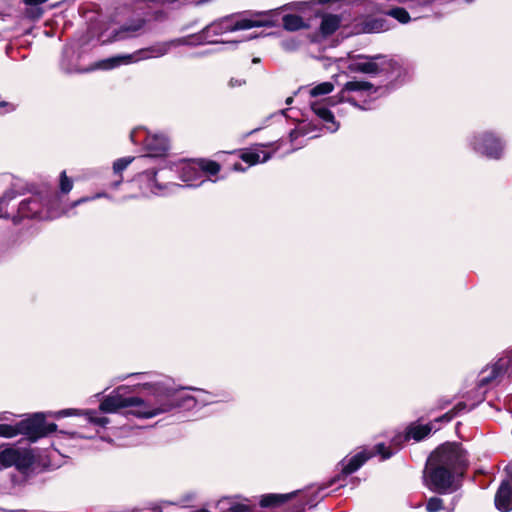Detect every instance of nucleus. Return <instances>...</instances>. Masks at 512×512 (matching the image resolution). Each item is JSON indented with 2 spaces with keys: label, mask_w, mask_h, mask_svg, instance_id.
I'll list each match as a JSON object with an SVG mask.
<instances>
[{
  "label": "nucleus",
  "mask_w": 512,
  "mask_h": 512,
  "mask_svg": "<svg viewBox=\"0 0 512 512\" xmlns=\"http://www.w3.org/2000/svg\"><path fill=\"white\" fill-rule=\"evenodd\" d=\"M467 466L463 449L455 443L438 447L428 458L424 471L425 485L437 493H450L460 486L458 477Z\"/></svg>",
  "instance_id": "f257e3e1"
},
{
  "label": "nucleus",
  "mask_w": 512,
  "mask_h": 512,
  "mask_svg": "<svg viewBox=\"0 0 512 512\" xmlns=\"http://www.w3.org/2000/svg\"><path fill=\"white\" fill-rule=\"evenodd\" d=\"M298 494V491H293L285 494H266L260 499V505L262 507H276L294 498Z\"/></svg>",
  "instance_id": "6ab92c4d"
},
{
  "label": "nucleus",
  "mask_w": 512,
  "mask_h": 512,
  "mask_svg": "<svg viewBox=\"0 0 512 512\" xmlns=\"http://www.w3.org/2000/svg\"><path fill=\"white\" fill-rule=\"evenodd\" d=\"M60 190L62 193L67 194L73 188V181L67 176L66 171L60 174Z\"/></svg>",
  "instance_id": "7c9ffc66"
},
{
  "label": "nucleus",
  "mask_w": 512,
  "mask_h": 512,
  "mask_svg": "<svg viewBox=\"0 0 512 512\" xmlns=\"http://www.w3.org/2000/svg\"><path fill=\"white\" fill-rule=\"evenodd\" d=\"M506 478L501 483H506L508 486H512V463L505 468Z\"/></svg>",
  "instance_id": "c9c22d12"
},
{
  "label": "nucleus",
  "mask_w": 512,
  "mask_h": 512,
  "mask_svg": "<svg viewBox=\"0 0 512 512\" xmlns=\"http://www.w3.org/2000/svg\"><path fill=\"white\" fill-rule=\"evenodd\" d=\"M239 157L249 166H252L258 163L267 162L271 158V154L256 147L241 151Z\"/></svg>",
  "instance_id": "f3484780"
},
{
  "label": "nucleus",
  "mask_w": 512,
  "mask_h": 512,
  "mask_svg": "<svg viewBox=\"0 0 512 512\" xmlns=\"http://www.w3.org/2000/svg\"><path fill=\"white\" fill-rule=\"evenodd\" d=\"M144 26V20L138 19L130 25L122 26L120 31L117 33L118 39H123L130 36L131 34L139 31Z\"/></svg>",
  "instance_id": "393cba45"
},
{
  "label": "nucleus",
  "mask_w": 512,
  "mask_h": 512,
  "mask_svg": "<svg viewBox=\"0 0 512 512\" xmlns=\"http://www.w3.org/2000/svg\"><path fill=\"white\" fill-rule=\"evenodd\" d=\"M334 85L331 82H322L310 90V95L313 97L329 94L333 91Z\"/></svg>",
  "instance_id": "c85d7f7f"
},
{
  "label": "nucleus",
  "mask_w": 512,
  "mask_h": 512,
  "mask_svg": "<svg viewBox=\"0 0 512 512\" xmlns=\"http://www.w3.org/2000/svg\"><path fill=\"white\" fill-rule=\"evenodd\" d=\"M143 389L149 390L154 401H151V407L135 412L139 418H152L159 414L166 413L175 407L192 408L194 404V395L182 394L177 396L176 390L168 387L164 383H144Z\"/></svg>",
  "instance_id": "f03ea898"
},
{
  "label": "nucleus",
  "mask_w": 512,
  "mask_h": 512,
  "mask_svg": "<svg viewBox=\"0 0 512 512\" xmlns=\"http://www.w3.org/2000/svg\"><path fill=\"white\" fill-rule=\"evenodd\" d=\"M340 24V16L334 14H326L322 18L320 31L325 36L331 35L339 28Z\"/></svg>",
  "instance_id": "aec40b11"
},
{
  "label": "nucleus",
  "mask_w": 512,
  "mask_h": 512,
  "mask_svg": "<svg viewBox=\"0 0 512 512\" xmlns=\"http://www.w3.org/2000/svg\"><path fill=\"white\" fill-rule=\"evenodd\" d=\"M472 149L489 159L498 160L504 154L505 143L493 132L483 131L474 134L469 141Z\"/></svg>",
  "instance_id": "39448f33"
},
{
  "label": "nucleus",
  "mask_w": 512,
  "mask_h": 512,
  "mask_svg": "<svg viewBox=\"0 0 512 512\" xmlns=\"http://www.w3.org/2000/svg\"><path fill=\"white\" fill-rule=\"evenodd\" d=\"M201 175H216L221 170V165L213 160L198 159Z\"/></svg>",
  "instance_id": "5701e85b"
},
{
  "label": "nucleus",
  "mask_w": 512,
  "mask_h": 512,
  "mask_svg": "<svg viewBox=\"0 0 512 512\" xmlns=\"http://www.w3.org/2000/svg\"><path fill=\"white\" fill-rule=\"evenodd\" d=\"M283 26L288 31H296L305 26L303 19L297 15H285L283 17Z\"/></svg>",
  "instance_id": "b1692460"
},
{
  "label": "nucleus",
  "mask_w": 512,
  "mask_h": 512,
  "mask_svg": "<svg viewBox=\"0 0 512 512\" xmlns=\"http://www.w3.org/2000/svg\"><path fill=\"white\" fill-rule=\"evenodd\" d=\"M19 435L18 423L16 425L0 424V437L13 438Z\"/></svg>",
  "instance_id": "c756f323"
},
{
  "label": "nucleus",
  "mask_w": 512,
  "mask_h": 512,
  "mask_svg": "<svg viewBox=\"0 0 512 512\" xmlns=\"http://www.w3.org/2000/svg\"><path fill=\"white\" fill-rule=\"evenodd\" d=\"M153 185L155 187V189H152V192L154 194H164V192L162 191V187L160 185H158L155 180L153 179Z\"/></svg>",
  "instance_id": "ea45409f"
},
{
  "label": "nucleus",
  "mask_w": 512,
  "mask_h": 512,
  "mask_svg": "<svg viewBox=\"0 0 512 512\" xmlns=\"http://www.w3.org/2000/svg\"><path fill=\"white\" fill-rule=\"evenodd\" d=\"M299 136V132L296 130H293L290 132V139L291 141L295 140Z\"/></svg>",
  "instance_id": "a19ab883"
},
{
  "label": "nucleus",
  "mask_w": 512,
  "mask_h": 512,
  "mask_svg": "<svg viewBox=\"0 0 512 512\" xmlns=\"http://www.w3.org/2000/svg\"><path fill=\"white\" fill-rule=\"evenodd\" d=\"M16 197V192L14 190L6 191L3 196L0 197V204L4 202H8Z\"/></svg>",
  "instance_id": "e433bc0d"
},
{
  "label": "nucleus",
  "mask_w": 512,
  "mask_h": 512,
  "mask_svg": "<svg viewBox=\"0 0 512 512\" xmlns=\"http://www.w3.org/2000/svg\"><path fill=\"white\" fill-rule=\"evenodd\" d=\"M149 157L163 156L169 149V140L164 134L149 135L145 141Z\"/></svg>",
  "instance_id": "2eb2a0df"
},
{
  "label": "nucleus",
  "mask_w": 512,
  "mask_h": 512,
  "mask_svg": "<svg viewBox=\"0 0 512 512\" xmlns=\"http://www.w3.org/2000/svg\"><path fill=\"white\" fill-rule=\"evenodd\" d=\"M85 410H77V409H64L57 413L58 416L67 417L74 415H84Z\"/></svg>",
  "instance_id": "72a5a7b5"
},
{
  "label": "nucleus",
  "mask_w": 512,
  "mask_h": 512,
  "mask_svg": "<svg viewBox=\"0 0 512 512\" xmlns=\"http://www.w3.org/2000/svg\"><path fill=\"white\" fill-rule=\"evenodd\" d=\"M176 41L165 42L161 44H157L151 46L146 49H141L132 54H125L120 56L111 57L105 60H102L96 64V68L109 70L120 66L122 64H129L133 62H138L140 60L157 58L165 55L171 48V46L176 45Z\"/></svg>",
  "instance_id": "20e7f679"
},
{
  "label": "nucleus",
  "mask_w": 512,
  "mask_h": 512,
  "mask_svg": "<svg viewBox=\"0 0 512 512\" xmlns=\"http://www.w3.org/2000/svg\"><path fill=\"white\" fill-rule=\"evenodd\" d=\"M311 108L318 118L325 123V127L329 132H336L338 130L339 124L335 121L334 115L328 108L320 103H313Z\"/></svg>",
  "instance_id": "a211bd4d"
},
{
  "label": "nucleus",
  "mask_w": 512,
  "mask_h": 512,
  "mask_svg": "<svg viewBox=\"0 0 512 512\" xmlns=\"http://www.w3.org/2000/svg\"><path fill=\"white\" fill-rule=\"evenodd\" d=\"M245 84V80L244 79H240V78H231L229 80V86L234 88V87H240L242 85Z\"/></svg>",
  "instance_id": "4c0bfd02"
},
{
  "label": "nucleus",
  "mask_w": 512,
  "mask_h": 512,
  "mask_svg": "<svg viewBox=\"0 0 512 512\" xmlns=\"http://www.w3.org/2000/svg\"><path fill=\"white\" fill-rule=\"evenodd\" d=\"M180 178L183 182L188 183V186H198L205 182L204 179H201L198 159L181 163Z\"/></svg>",
  "instance_id": "ddd939ff"
},
{
  "label": "nucleus",
  "mask_w": 512,
  "mask_h": 512,
  "mask_svg": "<svg viewBox=\"0 0 512 512\" xmlns=\"http://www.w3.org/2000/svg\"><path fill=\"white\" fill-rule=\"evenodd\" d=\"M84 416L88 420L89 423L105 427L107 424H109V419L107 417H99L97 416V412L94 410H85Z\"/></svg>",
  "instance_id": "cd10ccee"
},
{
  "label": "nucleus",
  "mask_w": 512,
  "mask_h": 512,
  "mask_svg": "<svg viewBox=\"0 0 512 512\" xmlns=\"http://www.w3.org/2000/svg\"><path fill=\"white\" fill-rule=\"evenodd\" d=\"M100 197H106V194L105 193H99V194L95 195L94 197H83L81 199H78V200L74 201L71 204V208H74V207L80 205L81 203H84V202H87V201H90V200H93V199H96V198H100Z\"/></svg>",
  "instance_id": "f704fd0d"
},
{
  "label": "nucleus",
  "mask_w": 512,
  "mask_h": 512,
  "mask_svg": "<svg viewBox=\"0 0 512 512\" xmlns=\"http://www.w3.org/2000/svg\"><path fill=\"white\" fill-rule=\"evenodd\" d=\"M307 5L306 2H295L285 6L287 9H298L302 10Z\"/></svg>",
  "instance_id": "58836bf2"
},
{
  "label": "nucleus",
  "mask_w": 512,
  "mask_h": 512,
  "mask_svg": "<svg viewBox=\"0 0 512 512\" xmlns=\"http://www.w3.org/2000/svg\"><path fill=\"white\" fill-rule=\"evenodd\" d=\"M7 413H4L1 417H0V420H7L8 417L6 416Z\"/></svg>",
  "instance_id": "49530a36"
},
{
  "label": "nucleus",
  "mask_w": 512,
  "mask_h": 512,
  "mask_svg": "<svg viewBox=\"0 0 512 512\" xmlns=\"http://www.w3.org/2000/svg\"><path fill=\"white\" fill-rule=\"evenodd\" d=\"M199 512H209V511H207V510H201V511H199Z\"/></svg>",
  "instance_id": "8fccbe9b"
},
{
  "label": "nucleus",
  "mask_w": 512,
  "mask_h": 512,
  "mask_svg": "<svg viewBox=\"0 0 512 512\" xmlns=\"http://www.w3.org/2000/svg\"><path fill=\"white\" fill-rule=\"evenodd\" d=\"M6 217H7V215H6V214H4V213L2 212V210L0 209V218H6Z\"/></svg>",
  "instance_id": "de8ad7c7"
},
{
  "label": "nucleus",
  "mask_w": 512,
  "mask_h": 512,
  "mask_svg": "<svg viewBox=\"0 0 512 512\" xmlns=\"http://www.w3.org/2000/svg\"><path fill=\"white\" fill-rule=\"evenodd\" d=\"M375 454H380L383 459H388L392 456L393 452L388 450L383 443H379L375 446V451L362 450L349 459H343L340 463L342 473L345 475L354 473Z\"/></svg>",
  "instance_id": "9d476101"
},
{
  "label": "nucleus",
  "mask_w": 512,
  "mask_h": 512,
  "mask_svg": "<svg viewBox=\"0 0 512 512\" xmlns=\"http://www.w3.org/2000/svg\"><path fill=\"white\" fill-rule=\"evenodd\" d=\"M443 508V501L438 497H431L426 505L428 512H438Z\"/></svg>",
  "instance_id": "473e14b6"
},
{
  "label": "nucleus",
  "mask_w": 512,
  "mask_h": 512,
  "mask_svg": "<svg viewBox=\"0 0 512 512\" xmlns=\"http://www.w3.org/2000/svg\"><path fill=\"white\" fill-rule=\"evenodd\" d=\"M510 359L509 358H500L496 363L493 365L486 367L483 369L479 375V386H485L491 383L493 380L498 378L500 375L506 372L508 367L510 366Z\"/></svg>",
  "instance_id": "4468645a"
},
{
  "label": "nucleus",
  "mask_w": 512,
  "mask_h": 512,
  "mask_svg": "<svg viewBox=\"0 0 512 512\" xmlns=\"http://www.w3.org/2000/svg\"><path fill=\"white\" fill-rule=\"evenodd\" d=\"M387 15L396 19L401 24H407L411 20L408 11L403 7L392 8L387 12Z\"/></svg>",
  "instance_id": "a878e982"
},
{
  "label": "nucleus",
  "mask_w": 512,
  "mask_h": 512,
  "mask_svg": "<svg viewBox=\"0 0 512 512\" xmlns=\"http://www.w3.org/2000/svg\"><path fill=\"white\" fill-rule=\"evenodd\" d=\"M8 105H9V104H8V103H6V102H0V112H1V113H5V112H7V110L2 111V109H3L4 107L8 106Z\"/></svg>",
  "instance_id": "c03bdc74"
},
{
  "label": "nucleus",
  "mask_w": 512,
  "mask_h": 512,
  "mask_svg": "<svg viewBox=\"0 0 512 512\" xmlns=\"http://www.w3.org/2000/svg\"><path fill=\"white\" fill-rule=\"evenodd\" d=\"M33 463V455L27 449L0 446V469L15 466L18 470L28 469Z\"/></svg>",
  "instance_id": "6e6552de"
},
{
  "label": "nucleus",
  "mask_w": 512,
  "mask_h": 512,
  "mask_svg": "<svg viewBox=\"0 0 512 512\" xmlns=\"http://www.w3.org/2000/svg\"><path fill=\"white\" fill-rule=\"evenodd\" d=\"M19 435H25L31 442L47 436L56 431L57 425L46 423L43 413H35L29 418L18 422Z\"/></svg>",
  "instance_id": "0eeeda50"
},
{
  "label": "nucleus",
  "mask_w": 512,
  "mask_h": 512,
  "mask_svg": "<svg viewBox=\"0 0 512 512\" xmlns=\"http://www.w3.org/2000/svg\"><path fill=\"white\" fill-rule=\"evenodd\" d=\"M233 169H234L235 171H241V172L245 171V169H244V168L242 167V165H241V164H239V163L234 164Z\"/></svg>",
  "instance_id": "79ce46f5"
},
{
  "label": "nucleus",
  "mask_w": 512,
  "mask_h": 512,
  "mask_svg": "<svg viewBox=\"0 0 512 512\" xmlns=\"http://www.w3.org/2000/svg\"><path fill=\"white\" fill-rule=\"evenodd\" d=\"M432 427L430 424L411 426L406 434V438H413L420 441L430 434Z\"/></svg>",
  "instance_id": "4be33fe9"
},
{
  "label": "nucleus",
  "mask_w": 512,
  "mask_h": 512,
  "mask_svg": "<svg viewBox=\"0 0 512 512\" xmlns=\"http://www.w3.org/2000/svg\"><path fill=\"white\" fill-rule=\"evenodd\" d=\"M389 66V60L386 56H362L358 55L351 60L348 69L351 72H359L363 74H378Z\"/></svg>",
  "instance_id": "1a4fd4ad"
},
{
  "label": "nucleus",
  "mask_w": 512,
  "mask_h": 512,
  "mask_svg": "<svg viewBox=\"0 0 512 512\" xmlns=\"http://www.w3.org/2000/svg\"><path fill=\"white\" fill-rule=\"evenodd\" d=\"M122 387H119L116 391L103 398L100 403L99 409L104 413H117L121 409L134 407L135 410L132 412L133 415L138 410H144L151 407V401H144L139 397H124L120 394Z\"/></svg>",
  "instance_id": "423d86ee"
},
{
  "label": "nucleus",
  "mask_w": 512,
  "mask_h": 512,
  "mask_svg": "<svg viewBox=\"0 0 512 512\" xmlns=\"http://www.w3.org/2000/svg\"><path fill=\"white\" fill-rule=\"evenodd\" d=\"M465 1H466L467 3H470V2H472L473 0H465Z\"/></svg>",
  "instance_id": "09e8293b"
},
{
  "label": "nucleus",
  "mask_w": 512,
  "mask_h": 512,
  "mask_svg": "<svg viewBox=\"0 0 512 512\" xmlns=\"http://www.w3.org/2000/svg\"><path fill=\"white\" fill-rule=\"evenodd\" d=\"M377 89L374 87L373 84L367 81H361V80H352L347 82L342 90L338 94V98L340 102H348L352 104L353 106L359 107L357 104L356 98L353 96H350L349 93H358L359 96L364 95H371L375 93ZM360 108L364 109L363 106H360Z\"/></svg>",
  "instance_id": "9b49d317"
},
{
  "label": "nucleus",
  "mask_w": 512,
  "mask_h": 512,
  "mask_svg": "<svg viewBox=\"0 0 512 512\" xmlns=\"http://www.w3.org/2000/svg\"><path fill=\"white\" fill-rule=\"evenodd\" d=\"M190 390L195 391L194 395V404L196 405H207L213 403V395L207 391L197 389V388H189Z\"/></svg>",
  "instance_id": "bb28decb"
},
{
  "label": "nucleus",
  "mask_w": 512,
  "mask_h": 512,
  "mask_svg": "<svg viewBox=\"0 0 512 512\" xmlns=\"http://www.w3.org/2000/svg\"><path fill=\"white\" fill-rule=\"evenodd\" d=\"M387 29L386 20L383 18H367L362 22L360 29L363 33H379Z\"/></svg>",
  "instance_id": "412c9836"
},
{
  "label": "nucleus",
  "mask_w": 512,
  "mask_h": 512,
  "mask_svg": "<svg viewBox=\"0 0 512 512\" xmlns=\"http://www.w3.org/2000/svg\"><path fill=\"white\" fill-rule=\"evenodd\" d=\"M292 102H293V98H292V97H288V98L286 99V104H288V105H289V104H291Z\"/></svg>",
  "instance_id": "a18cd8bd"
},
{
  "label": "nucleus",
  "mask_w": 512,
  "mask_h": 512,
  "mask_svg": "<svg viewBox=\"0 0 512 512\" xmlns=\"http://www.w3.org/2000/svg\"><path fill=\"white\" fill-rule=\"evenodd\" d=\"M452 419V416L450 414H445L443 415L441 418H439V420H445V421H450Z\"/></svg>",
  "instance_id": "37998d69"
},
{
  "label": "nucleus",
  "mask_w": 512,
  "mask_h": 512,
  "mask_svg": "<svg viewBox=\"0 0 512 512\" xmlns=\"http://www.w3.org/2000/svg\"><path fill=\"white\" fill-rule=\"evenodd\" d=\"M48 204H49L48 201L43 203L39 197L33 196V197L23 200L19 205L18 211L22 217H31V218L36 217L39 219H53V218L60 216L59 213L52 212L49 209L47 210L46 214H43L42 208L44 205L48 206Z\"/></svg>",
  "instance_id": "f8f14e48"
},
{
  "label": "nucleus",
  "mask_w": 512,
  "mask_h": 512,
  "mask_svg": "<svg viewBox=\"0 0 512 512\" xmlns=\"http://www.w3.org/2000/svg\"><path fill=\"white\" fill-rule=\"evenodd\" d=\"M273 25L272 20L267 13H257L249 18H240L235 20L233 16L224 17L213 22L205 28V33H213L215 35L232 32L237 30H247L253 27H270Z\"/></svg>",
  "instance_id": "7ed1b4c3"
},
{
  "label": "nucleus",
  "mask_w": 512,
  "mask_h": 512,
  "mask_svg": "<svg viewBox=\"0 0 512 512\" xmlns=\"http://www.w3.org/2000/svg\"><path fill=\"white\" fill-rule=\"evenodd\" d=\"M495 506L501 512L512 511V486L500 484L495 495Z\"/></svg>",
  "instance_id": "dca6fc26"
},
{
  "label": "nucleus",
  "mask_w": 512,
  "mask_h": 512,
  "mask_svg": "<svg viewBox=\"0 0 512 512\" xmlns=\"http://www.w3.org/2000/svg\"><path fill=\"white\" fill-rule=\"evenodd\" d=\"M134 160L133 157H124L116 160L113 164V170L115 173H120L128 167V165Z\"/></svg>",
  "instance_id": "2f4dec72"
}]
</instances>
